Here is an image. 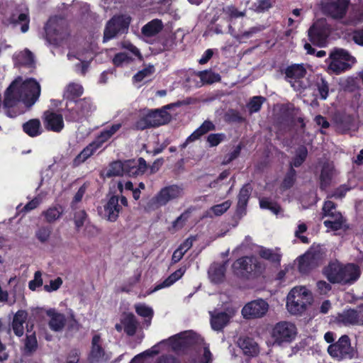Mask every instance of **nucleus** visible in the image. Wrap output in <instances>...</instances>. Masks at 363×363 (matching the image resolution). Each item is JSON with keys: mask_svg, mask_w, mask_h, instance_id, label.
<instances>
[{"mask_svg": "<svg viewBox=\"0 0 363 363\" xmlns=\"http://www.w3.org/2000/svg\"><path fill=\"white\" fill-rule=\"evenodd\" d=\"M40 95V85L33 78L22 82L18 77L13 80L4 94L3 108L5 114L10 118H16L23 114L24 109L21 102L30 108Z\"/></svg>", "mask_w": 363, "mask_h": 363, "instance_id": "nucleus-1", "label": "nucleus"}, {"mask_svg": "<svg viewBox=\"0 0 363 363\" xmlns=\"http://www.w3.org/2000/svg\"><path fill=\"white\" fill-rule=\"evenodd\" d=\"M323 274L331 284H352L360 277L361 272L357 264L339 262H330L323 269Z\"/></svg>", "mask_w": 363, "mask_h": 363, "instance_id": "nucleus-2", "label": "nucleus"}, {"mask_svg": "<svg viewBox=\"0 0 363 363\" xmlns=\"http://www.w3.org/2000/svg\"><path fill=\"white\" fill-rule=\"evenodd\" d=\"M312 301V296L305 287H294L287 296L286 308L291 314L301 315Z\"/></svg>", "mask_w": 363, "mask_h": 363, "instance_id": "nucleus-3", "label": "nucleus"}, {"mask_svg": "<svg viewBox=\"0 0 363 363\" xmlns=\"http://www.w3.org/2000/svg\"><path fill=\"white\" fill-rule=\"evenodd\" d=\"M233 269L238 277L250 280L259 277L264 268L256 257L244 256L234 262Z\"/></svg>", "mask_w": 363, "mask_h": 363, "instance_id": "nucleus-4", "label": "nucleus"}, {"mask_svg": "<svg viewBox=\"0 0 363 363\" xmlns=\"http://www.w3.org/2000/svg\"><path fill=\"white\" fill-rule=\"evenodd\" d=\"M171 115L164 109L150 110L139 118L134 123V128L143 130L165 125L171 121Z\"/></svg>", "mask_w": 363, "mask_h": 363, "instance_id": "nucleus-5", "label": "nucleus"}, {"mask_svg": "<svg viewBox=\"0 0 363 363\" xmlns=\"http://www.w3.org/2000/svg\"><path fill=\"white\" fill-rule=\"evenodd\" d=\"M330 59L328 69L336 74L350 69L356 62L355 57L342 48H335L332 51L330 54Z\"/></svg>", "mask_w": 363, "mask_h": 363, "instance_id": "nucleus-6", "label": "nucleus"}, {"mask_svg": "<svg viewBox=\"0 0 363 363\" xmlns=\"http://www.w3.org/2000/svg\"><path fill=\"white\" fill-rule=\"evenodd\" d=\"M330 32V26L326 21L323 18L318 19L307 31L308 40L314 46L323 48L327 45Z\"/></svg>", "mask_w": 363, "mask_h": 363, "instance_id": "nucleus-7", "label": "nucleus"}, {"mask_svg": "<svg viewBox=\"0 0 363 363\" xmlns=\"http://www.w3.org/2000/svg\"><path fill=\"white\" fill-rule=\"evenodd\" d=\"M297 329L294 324L281 321L277 323L272 329V336L278 345L291 342L296 337Z\"/></svg>", "mask_w": 363, "mask_h": 363, "instance_id": "nucleus-8", "label": "nucleus"}, {"mask_svg": "<svg viewBox=\"0 0 363 363\" xmlns=\"http://www.w3.org/2000/svg\"><path fill=\"white\" fill-rule=\"evenodd\" d=\"M328 352L337 360L352 359L354 357V350L348 335H342L337 342L330 344L328 347Z\"/></svg>", "mask_w": 363, "mask_h": 363, "instance_id": "nucleus-9", "label": "nucleus"}, {"mask_svg": "<svg viewBox=\"0 0 363 363\" xmlns=\"http://www.w3.org/2000/svg\"><path fill=\"white\" fill-rule=\"evenodd\" d=\"M130 18L123 15L113 16L107 23L104 32V42L115 38L118 33L128 30Z\"/></svg>", "mask_w": 363, "mask_h": 363, "instance_id": "nucleus-10", "label": "nucleus"}, {"mask_svg": "<svg viewBox=\"0 0 363 363\" xmlns=\"http://www.w3.org/2000/svg\"><path fill=\"white\" fill-rule=\"evenodd\" d=\"M183 194V188L177 184H172L162 188L152 199V203L157 207L164 206L170 201L181 197Z\"/></svg>", "mask_w": 363, "mask_h": 363, "instance_id": "nucleus-11", "label": "nucleus"}, {"mask_svg": "<svg viewBox=\"0 0 363 363\" xmlns=\"http://www.w3.org/2000/svg\"><path fill=\"white\" fill-rule=\"evenodd\" d=\"M350 0H328L322 4L324 14L333 19L343 18L347 11Z\"/></svg>", "mask_w": 363, "mask_h": 363, "instance_id": "nucleus-12", "label": "nucleus"}, {"mask_svg": "<svg viewBox=\"0 0 363 363\" xmlns=\"http://www.w3.org/2000/svg\"><path fill=\"white\" fill-rule=\"evenodd\" d=\"M337 205L332 201H325L322 208V218L331 217L334 220H326L324 225L333 230H340L342 225V216L340 212L336 211Z\"/></svg>", "mask_w": 363, "mask_h": 363, "instance_id": "nucleus-13", "label": "nucleus"}, {"mask_svg": "<svg viewBox=\"0 0 363 363\" xmlns=\"http://www.w3.org/2000/svg\"><path fill=\"white\" fill-rule=\"evenodd\" d=\"M268 309V303L262 298H258L245 304L241 312L245 318L253 319L263 317Z\"/></svg>", "mask_w": 363, "mask_h": 363, "instance_id": "nucleus-14", "label": "nucleus"}, {"mask_svg": "<svg viewBox=\"0 0 363 363\" xmlns=\"http://www.w3.org/2000/svg\"><path fill=\"white\" fill-rule=\"evenodd\" d=\"M63 116L52 111H45L42 117L45 128L48 131L60 133L65 127Z\"/></svg>", "mask_w": 363, "mask_h": 363, "instance_id": "nucleus-15", "label": "nucleus"}, {"mask_svg": "<svg viewBox=\"0 0 363 363\" xmlns=\"http://www.w3.org/2000/svg\"><path fill=\"white\" fill-rule=\"evenodd\" d=\"M45 38L51 45H57L62 39L63 32L56 19L50 18L44 27Z\"/></svg>", "mask_w": 363, "mask_h": 363, "instance_id": "nucleus-16", "label": "nucleus"}, {"mask_svg": "<svg viewBox=\"0 0 363 363\" xmlns=\"http://www.w3.org/2000/svg\"><path fill=\"white\" fill-rule=\"evenodd\" d=\"M125 175L136 177L143 175L148 169V164L143 157L125 160Z\"/></svg>", "mask_w": 363, "mask_h": 363, "instance_id": "nucleus-17", "label": "nucleus"}, {"mask_svg": "<svg viewBox=\"0 0 363 363\" xmlns=\"http://www.w3.org/2000/svg\"><path fill=\"white\" fill-rule=\"evenodd\" d=\"M119 195H111L106 203L104 206V218L108 221L115 222L122 211V207L118 203Z\"/></svg>", "mask_w": 363, "mask_h": 363, "instance_id": "nucleus-18", "label": "nucleus"}, {"mask_svg": "<svg viewBox=\"0 0 363 363\" xmlns=\"http://www.w3.org/2000/svg\"><path fill=\"white\" fill-rule=\"evenodd\" d=\"M285 80L289 83H298L303 79L307 70L304 64H292L287 66L284 70Z\"/></svg>", "mask_w": 363, "mask_h": 363, "instance_id": "nucleus-19", "label": "nucleus"}, {"mask_svg": "<svg viewBox=\"0 0 363 363\" xmlns=\"http://www.w3.org/2000/svg\"><path fill=\"white\" fill-rule=\"evenodd\" d=\"M106 352L101 345V336L96 334L91 340V350L88 355V359L91 363H98L107 359L104 358Z\"/></svg>", "mask_w": 363, "mask_h": 363, "instance_id": "nucleus-20", "label": "nucleus"}, {"mask_svg": "<svg viewBox=\"0 0 363 363\" xmlns=\"http://www.w3.org/2000/svg\"><path fill=\"white\" fill-rule=\"evenodd\" d=\"M252 191V186L247 183L242 186L238 195V203L236 208V214L238 216H242L246 213V208Z\"/></svg>", "mask_w": 363, "mask_h": 363, "instance_id": "nucleus-21", "label": "nucleus"}, {"mask_svg": "<svg viewBox=\"0 0 363 363\" xmlns=\"http://www.w3.org/2000/svg\"><path fill=\"white\" fill-rule=\"evenodd\" d=\"M337 320L344 325H363V314L355 309L350 308L339 313Z\"/></svg>", "mask_w": 363, "mask_h": 363, "instance_id": "nucleus-22", "label": "nucleus"}, {"mask_svg": "<svg viewBox=\"0 0 363 363\" xmlns=\"http://www.w3.org/2000/svg\"><path fill=\"white\" fill-rule=\"evenodd\" d=\"M30 16L28 13H12L4 22L5 25H12L13 27L21 25L22 33H26L29 29Z\"/></svg>", "mask_w": 363, "mask_h": 363, "instance_id": "nucleus-23", "label": "nucleus"}, {"mask_svg": "<svg viewBox=\"0 0 363 363\" xmlns=\"http://www.w3.org/2000/svg\"><path fill=\"white\" fill-rule=\"evenodd\" d=\"M46 314L50 318L48 323V325L50 330L55 332L62 330L66 324V318L65 315L56 312L55 309H49L47 311Z\"/></svg>", "mask_w": 363, "mask_h": 363, "instance_id": "nucleus-24", "label": "nucleus"}, {"mask_svg": "<svg viewBox=\"0 0 363 363\" xmlns=\"http://www.w3.org/2000/svg\"><path fill=\"white\" fill-rule=\"evenodd\" d=\"M28 317V313L24 310H18L13 316L11 329L17 337H21L24 333L23 324L26 323Z\"/></svg>", "mask_w": 363, "mask_h": 363, "instance_id": "nucleus-25", "label": "nucleus"}, {"mask_svg": "<svg viewBox=\"0 0 363 363\" xmlns=\"http://www.w3.org/2000/svg\"><path fill=\"white\" fill-rule=\"evenodd\" d=\"M121 128V123H115L102 130L94 141L99 149Z\"/></svg>", "mask_w": 363, "mask_h": 363, "instance_id": "nucleus-26", "label": "nucleus"}, {"mask_svg": "<svg viewBox=\"0 0 363 363\" xmlns=\"http://www.w3.org/2000/svg\"><path fill=\"white\" fill-rule=\"evenodd\" d=\"M62 113L65 120L69 123L82 122L84 119L79 112V108H77L76 101L66 102L65 108L62 109Z\"/></svg>", "mask_w": 363, "mask_h": 363, "instance_id": "nucleus-27", "label": "nucleus"}, {"mask_svg": "<svg viewBox=\"0 0 363 363\" xmlns=\"http://www.w3.org/2000/svg\"><path fill=\"white\" fill-rule=\"evenodd\" d=\"M23 131L30 138H36L43 133V129L38 118H32L22 125Z\"/></svg>", "mask_w": 363, "mask_h": 363, "instance_id": "nucleus-28", "label": "nucleus"}, {"mask_svg": "<svg viewBox=\"0 0 363 363\" xmlns=\"http://www.w3.org/2000/svg\"><path fill=\"white\" fill-rule=\"evenodd\" d=\"M238 343L245 355L255 357L257 355L259 352L257 343L252 338L248 337L244 338L240 337Z\"/></svg>", "mask_w": 363, "mask_h": 363, "instance_id": "nucleus-29", "label": "nucleus"}, {"mask_svg": "<svg viewBox=\"0 0 363 363\" xmlns=\"http://www.w3.org/2000/svg\"><path fill=\"white\" fill-rule=\"evenodd\" d=\"M333 167L328 163H325L322 167L319 177V186L322 191H325L330 186L333 177Z\"/></svg>", "mask_w": 363, "mask_h": 363, "instance_id": "nucleus-30", "label": "nucleus"}, {"mask_svg": "<svg viewBox=\"0 0 363 363\" xmlns=\"http://www.w3.org/2000/svg\"><path fill=\"white\" fill-rule=\"evenodd\" d=\"M84 92L82 85L77 83H69L64 92L63 97L66 102L76 101L77 98L80 97Z\"/></svg>", "mask_w": 363, "mask_h": 363, "instance_id": "nucleus-31", "label": "nucleus"}, {"mask_svg": "<svg viewBox=\"0 0 363 363\" xmlns=\"http://www.w3.org/2000/svg\"><path fill=\"white\" fill-rule=\"evenodd\" d=\"M230 320L229 315L225 312H218L211 314V325L213 330L220 331L228 323Z\"/></svg>", "mask_w": 363, "mask_h": 363, "instance_id": "nucleus-32", "label": "nucleus"}, {"mask_svg": "<svg viewBox=\"0 0 363 363\" xmlns=\"http://www.w3.org/2000/svg\"><path fill=\"white\" fill-rule=\"evenodd\" d=\"M99 150L93 142L86 145L73 160V167H78L84 162L88 158L93 155Z\"/></svg>", "mask_w": 363, "mask_h": 363, "instance_id": "nucleus-33", "label": "nucleus"}, {"mask_svg": "<svg viewBox=\"0 0 363 363\" xmlns=\"http://www.w3.org/2000/svg\"><path fill=\"white\" fill-rule=\"evenodd\" d=\"M163 23L160 19L155 18L142 28V34L145 37H152L159 33L163 29Z\"/></svg>", "mask_w": 363, "mask_h": 363, "instance_id": "nucleus-34", "label": "nucleus"}, {"mask_svg": "<svg viewBox=\"0 0 363 363\" xmlns=\"http://www.w3.org/2000/svg\"><path fill=\"white\" fill-rule=\"evenodd\" d=\"M76 102L77 108H79L83 119L88 118L96 110V106L89 98L80 99Z\"/></svg>", "mask_w": 363, "mask_h": 363, "instance_id": "nucleus-35", "label": "nucleus"}, {"mask_svg": "<svg viewBox=\"0 0 363 363\" xmlns=\"http://www.w3.org/2000/svg\"><path fill=\"white\" fill-rule=\"evenodd\" d=\"M125 175V160H115L108 165V169L105 174V177L111 178L113 177H122Z\"/></svg>", "mask_w": 363, "mask_h": 363, "instance_id": "nucleus-36", "label": "nucleus"}, {"mask_svg": "<svg viewBox=\"0 0 363 363\" xmlns=\"http://www.w3.org/2000/svg\"><path fill=\"white\" fill-rule=\"evenodd\" d=\"M64 207L60 204L48 208L46 211L42 213L45 217V220L49 223H52L58 220L64 213Z\"/></svg>", "mask_w": 363, "mask_h": 363, "instance_id": "nucleus-37", "label": "nucleus"}, {"mask_svg": "<svg viewBox=\"0 0 363 363\" xmlns=\"http://www.w3.org/2000/svg\"><path fill=\"white\" fill-rule=\"evenodd\" d=\"M308 149L305 145H300L295 151V155L289 162V167H300L308 157Z\"/></svg>", "mask_w": 363, "mask_h": 363, "instance_id": "nucleus-38", "label": "nucleus"}, {"mask_svg": "<svg viewBox=\"0 0 363 363\" xmlns=\"http://www.w3.org/2000/svg\"><path fill=\"white\" fill-rule=\"evenodd\" d=\"M121 323L123 325L124 332L127 335L133 336L135 334L138 328V321L134 314L132 313L127 314L121 320Z\"/></svg>", "mask_w": 363, "mask_h": 363, "instance_id": "nucleus-39", "label": "nucleus"}, {"mask_svg": "<svg viewBox=\"0 0 363 363\" xmlns=\"http://www.w3.org/2000/svg\"><path fill=\"white\" fill-rule=\"evenodd\" d=\"M38 347V344L35 333L33 332L32 334L26 335L24 341L23 354L26 356H31L34 352H36Z\"/></svg>", "mask_w": 363, "mask_h": 363, "instance_id": "nucleus-40", "label": "nucleus"}, {"mask_svg": "<svg viewBox=\"0 0 363 363\" xmlns=\"http://www.w3.org/2000/svg\"><path fill=\"white\" fill-rule=\"evenodd\" d=\"M335 122L338 128L344 131H348L354 126V118L350 114H340L336 117Z\"/></svg>", "mask_w": 363, "mask_h": 363, "instance_id": "nucleus-41", "label": "nucleus"}, {"mask_svg": "<svg viewBox=\"0 0 363 363\" xmlns=\"http://www.w3.org/2000/svg\"><path fill=\"white\" fill-rule=\"evenodd\" d=\"M184 334V347L199 346L203 343V339L196 333L188 331L183 333Z\"/></svg>", "mask_w": 363, "mask_h": 363, "instance_id": "nucleus-42", "label": "nucleus"}, {"mask_svg": "<svg viewBox=\"0 0 363 363\" xmlns=\"http://www.w3.org/2000/svg\"><path fill=\"white\" fill-rule=\"evenodd\" d=\"M315 266V264L306 253L300 256L298 259V271L302 274L308 273Z\"/></svg>", "mask_w": 363, "mask_h": 363, "instance_id": "nucleus-43", "label": "nucleus"}, {"mask_svg": "<svg viewBox=\"0 0 363 363\" xmlns=\"http://www.w3.org/2000/svg\"><path fill=\"white\" fill-rule=\"evenodd\" d=\"M297 173L295 169L289 167L281 184V189L283 191L291 189L296 181Z\"/></svg>", "mask_w": 363, "mask_h": 363, "instance_id": "nucleus-44", "label": "nucleus"}, {"mask_svg": "<svg viewBox=\"0 0 363 363\" xmlns=\"http://www.w3.org/2000/svg\"><path fill=\"white\" fill-rule=\"evenodd\" d=\"M315 86L319 93L320 99L325 100L329 94V83L322 76L318 77L315 82Z\"/></svg>", "mask_w": 363, "mask_h": 363, "instance_id": "nucleus-45", "label": "nucleus"}, {"mask_svg": "<svg viewBox=\"0 0 363 363\" xmlns=\"http://www.w3.org/2000/svg\"><path fill=\"white\" fill-rule=\"evenodd\" d=\"M259 206L262 209L269 210L275 215H278L281 211V206L277 202L271 201L269 198L261 199Z\"/></svg>", "mask_w": 363, "mask_h": 363, "instance_id": "nucleus-46", "label": "nucleus"}, {"mask_svg": "<svg viewBox=\"0 0 363 363\" xmlns=\"http://www.w3.org/2000/svg\"><path fill=\"white\" fill-rule=\"evenodd\" d=\"M259 255L262 259L268 260L272 263L279 264L281 261V255L274 252L272 249L262 247L259 251Z\"/></svg>", "mask_w": 363, "mask_h": 363, "instance_id": "nucleus-47", "label": "nucleus"}, {"mask_svg": "<svg viewBox=\"0 0 363 363\" xmlns=\"http://www.w3.org/2000/svg\"><path fill=\"white\" fill-rule=\"evenodd\" d=\"M198 76L203 83L209 84L220 80V74L211 70L201 71L199 72Z\"/></svg>", "mask_w": 363, "mask_h": 363, "instance_id": "nucleus-48", "label": "nucleus"}, {"mask_svg": "<svg viewBox=\"0 0 363 363\" xmlns=\"http://www.w3.org/2000/svg\"><path fill=\"white\" fill-rule=\"evenodd\" d=\"M17 60L20 65L27 67H32L35 64L34 56L28 50H26L24 52L20 54Z\"/></svg>", "mask_w": 363, "mask_h": 363, "instance_id": "nucleus-49", "label": "nucleus"}, {"mask_svg": "<svg viewBox=\"0 0 363 363\" xmlns=\"http://www.w3.org/2000/svg\"><path fill=\"white\" fill-rule=\"evenodd\" d=\"M306 253L308 255V257H310L316 266L323 259L325 255L323 249L319 245L316 247L312 246Z\"/></svg>", "mask_w": 363, "mask_h": 363, "instance_id": "nucleus-50", "label": "nucleus"}, {"mask_svg": "<svg viewBox=\"0 0 363 363\" xmlns=\"http://www.w3.org/2000/svg\"><path fill=\"white\" fill-rule=\"evenodd\" d=\"M264 101L265 98L262 96H253L247 105L249 112L254 113L259 111Z\"/></svg>", "mask_w": 363, "mask_h": 363, "instance_id": "nucleus-51", "label": "nucleus"}, {"mask_svg": "<svg viewBox=\"0 0 363 363\" xmlns=\"http://www.w3.org/2000/svg\"><path fill=\"white\" fill-rule=\"evenodd\" d=\"M155 71V69L153 65H148L147 67L143 68V69L138 71L134 76L133 77V82H140L145 78L152 75Z\"/></svg>", "mask_w": 363, "mask_h": 363, "instance_id": "nucleus-52", "label": "nucleus"}, {"mask_svg": "<svg viewBox=\"0 0 363 363\" xmlns=\"http://www.w3.org/2000/svg\"><path fill=\"white\" fill-rule=\"evenodd\" d=\"M52 233V228L50 226H42L38 229V230L35 232V236L37 239L41 242L42 243H44L47 242L51 235Z\"/></svg>", "mask_w": 363, "mask_h": 363, "instance_id": "nucleus-53", "label": "nucleus"}, {"mask_svg": "<svg viewBox=\"0 0 363 363\" xmlns=\"http://www.w3.org/2000/svg\"><path fill=\"white\" fill-rule=\"evenodd\" d=\"M209 275L213 282L216 284L220 283L225 277L224 269L221 266L216 267L211 269Z\"/></svg>", "mask_w": 363, "mask_h": 363, "instance_id": "nucleus-54", "label": "nucleus"}, {"mask_svg": "<svg viewBox=\"0 0 363 363\" xmlns=\"http://www.w3.org/2000/svg\"><path fill=\"white\" fill-rule=\"evenodd\" d=\"M133 60L125 52H118L116 54L113 58V64L116 67H122L123 64H129Z\"/></svg>", "mask_w": 363, "mask_h": 363, "instance_id": "nucleus-55", "label": "nucleus"}, {"mask_svg": "<svg viewBox=\"0 0 363 363\" xmlns=\"http://www.w3.org/2000/svg\"><path fill=\"white\" fill-rule=\"evenodd\" d=\"M254 10L257 13H264L272 7V0H257L253 4Z\"/></svg>", "mask_w": 363, "mask_h": 363, "instance_id": "nucleus-56", "label": "nucleus"}, {"mask_svg": "<svg viewBox=\"0 0 363 363\" xmlns=\"http://www.w3.org/2000/svg\"><path fill=\"white\" fill-rule=\"evenodd\" d=\"M225 121L229 123H242L245 118L237 110L230 109L225 114Z\"/></svg>", "mask_w": 363, "mask_h": 363, "instance_id": "nucleus-57", "label": "nucleus"}, {"mask_svg": "<svg viewBox=\"0 0 363 363\" xmlns=\"http://www.w3.org/2000/svg\"><path fill=\"white\" fill-rule=\"evenodd\" d=\"M87 214L84 210L77 211L74 214V221L77 230L84 225Z\"/></svg>", "mask_w": 363, "mask_h": 363, "instance_id": "nucleus-58", "label": "nucleus"}, {"mask_svg": "<svg viewBox=\"0 0 363 363\" xmlns=\"http://www.w3.org/2000/svg\"><path fill=\"white\" fill-rule=\"evenodd\" d=\"M242 145L239 144L238 145L234 150L230 152V153L227 154L223 159V164H230L232 161L238 158L240 155L242 150Z\"/></svg>", "mask_w": 363, "mask_h": 363, "instance_id": "nucleus-59", "label": "nucleus"}, {"mask_svg": "<svg viewBox=\"0 0 363 363\" xmlns=\"http://www.w3.org/2000/svg\"><path fill=\"white\" fill-rule=\"evenodd\" d=\"M225 138L224 133H211L207 137V142L210 147H216L224 140Z\"/></svg>", "mask_w": 363, "mask_h": 363, "instance_id": "nucleus-60", "label": "nucleus"}, {"mask_svg": "<svg viewBox=\"0 0 363 363\" xmlns=\"http://www.w3.org/2000/svg\"><path fill=\"white\" fill-rule=\"evenodd\" d=\"M86 187L84 184L81 186L74 196L72 199V201L70 203V207L72 210H75L77 207V204L80 202L86 192Z\"/></svg>", "mask_w": 363, "mask_h": 363, "instance_id": "nucleus-61", "label": "nucleus"}, {"mask_svg": "<svg viewBox=\"0 0 363 363\" xmlns=\"http://www.w3.org/2000/svg\"><path fill=\"white\" fill-rule=\"evenodd\" d=\"M135 312L138 315L144 318H151L153 315L152 309L144 304H139L135 306Z\"/></svg>", "mask_w": 363, "mask_h": 363, "instance_id": "nucleus-62", "label": "nucleus"}, {"mask_svg": "<svg viewBox=\"0 0 363 363\" xmlns=\"http://www.w3.org/2000/svg\"><path fill=\"white\" fill-rule=\"evenodd\" d=\"M230 205L231 203L230 201H225L222 203L213 206L212 211L216 216H221L229 209Z\"/></svg>", "mask_w": 363, "mask_h": 363, "instance_id": "nucleus-63", "label": "nucleus"}, {"mask_svg": "<svg viewBox=\"0 0 363 363\" xmlns=\"http://www.w3.org/2000/svg\"><path fill=\"white\" fill-rule=\"evenodd\" d=\"M43 285L42 274L40 271L35 272L34 279L29 281L28 287L31 291H35Z\"/></svg>", "mask_w": 363, "mask_h": 363, "instance_id": "nucleus-64", "label": "nucleus"}]
</instances>
